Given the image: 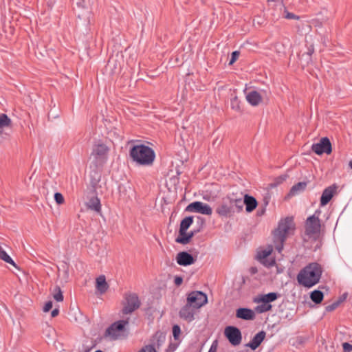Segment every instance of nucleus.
Instances as JSON below:
<instances>
[{"label":"nucleus","mask_w":352,"mask_h":352,"mask_svg":"<svg viewBox=\"0 0 352 352\" xmlns=\"http://www.w3.org/2000/svg\"><path fill=\"white\" fill-rule=\"evenodd\" d=\"M322 272L320 265L311 263L300 271L297 280L300 285L310 288L319 282Z\"/></svg>","instance_id":"obj_1"},{"label":"nucleus","mask_w":352,"mask_h":352,"mask_svg":"<svg viewBox=\"0 0 352 352\" xmlns=\"http://www.w3.org/2000/svg\"><path fill=\"white\" fill-rule=\"evenodd\" d=\"M294 228V223L292 217H287L281 219L278 223L277 228L273 232L274 248L278 252L280 253L282 252L289 231Z\"/></svg>","instance_id":"obj_2"},{"label":"nucleus","mask_w":352,"mask_h":352,"mask_svg":"<svg viewBox=\"0 0 352 352\" xmlns=\"http://www.w3.org/2000/svg\"><path fill=\"white\" fill-rule=\"evenodd\" d=\"M129 155L133 162L140 165H151L155 154L153 148L144 144L134 145L131 148Z\"/></svg>","instance_id":"obj_3"},{"label":"nucleus","mask_w":352,"mask_h":352,"mask_svg":"<svg viewBox=\"0 0 352 352\" xmlns=\"http://www.w3.org/2000/svg\"><path fill=\"white\" fill-rule=\"evenodd\" d=\"M110 148L104 143H97L93 145L90 155L91 164L96 167H102L108 160Z\"/></svg>","instance_id":"obj_4"},{"label":"nucleus","mask_w":352,"mask_h":352,"mask_svg":"<svg viewBox=\"0 0 352 352\" xmlns=\"http://www.w3.org/2000/svg\"><path fill=\"white\" fill-rule=\"evenodd\" d=\"M320 211L316 210L315 213L309 217L305 221V234L309 236L317 235L320 232L321 224L319 219Z\"/></svg>","instance_id":"obj_5"},{"label":"nucleus","mask_w":352,"mask_h":352,"mask_svg":"<svg viewBox=\"0 0 352 352\" xmlns=\"http://www.w3.org/2000/svg\"><path fill=\"white\" fill-rule=\"evenodd\" d=\"M186 302L196 309H198L208 302V297L202 292L193 291L188 294Z\"/></svg>","instance_id":"obj_6"},{"label":"nucleus","mask_w":352,"mask_h":352,"mask_svg":"<svg viewBox=\"0 0 352 352\" xmlns=\"http://www.w3.org/2000/svg\"><path fill=\"white\" fill-rule=\"evenodd\" d=\"M140 306V301L136 294H126L125 302L122 311L124 314H129L138 309Z\"/></svg>","instance_id":"obj_7"},{"label":"nucleus","mask_w":352,"mask_h":352,"mask_svg":"<svg viewBox=\"0 0 352 352\" xmlns=\"http://www.w3.org/2000/svg\"><path fill=\"white\" fill-rule=\"evenodd\" d=\"M224 335L230 343L233 346H237L241 342V332L239 329L236 327H226L224 330Z\"/></svg>","instance_id":"obj_8"},{"label":"nucleus","mask_w":352,"mask_h":352,"mask_svg":"<svg viewBox=\"0 0 352 352\" xmlns=\"http://www.w3.org/2000/svg\"><path fill=\"white\" fill-rule=\"evenodd\" d=\"M186 211L190 212H197L206 215H211L212 208L207 204L201 201H194L187 206Z\"/></svg>","instance_id":"obj_9"},{"label":"nucleus","mask_w":352,"mask_h":352,"mask_svg":"<svg viewBox=\"0 0 352 352\" xmlns=\"http://www.w3.org/2000/svg\"><path fill=\"white\" fill-rule=\"evenodd\" d=\"M311 150L317 155L323 153L329 155L332 151L331 143L328 138H322L318 143L314 144L311 146Z\"/></svg>","instance_id":"obj_10"},{"label":"nucleus","mask_w":352,"mask_h":352,"mask_svg":"<svg viewBox=\"0 0 352 352\" xmlns=\"http://www.w3.org/2000/svg\"><path fill=\"white\" fill-rule=\"evenodd\" d=\"M129 318L126 320H120L113 322L106 330V335L111 336L113 338L116 339L118 336V332L124 330V327L129 324Z\"/></svg>","instance_id":"obj_11"},{"label":"nucleus","mask_w":352,"mask_h":352,"mask_svg":"<svg viewBox=\"0 0 352 352\" xmlns=\"http://www.w3.org/2000/svg\"><path fill=\"white\" fill-rule=\"evenodd\" d=\"M216 212L221 217H231L233 214V210L230 206V201L227 197L223 199L222 203L216 209Z\"/></svg>","instance_id":"obj_12"},{"label":"nucleus","mask_w":352,"mask_h":352,"mask_svg":"<svg viewBox=\"0 0 352 352\" xmlns=\"http://www.w3.org/2000/svg\"><path fill=\"white\" fill-rule=\"evenodd\" d=\"M196 260V256L194 257L192 254L185 251L179 252L176 256L177 264L182 266L194 264Z\"/></svg>","instance_id":"obj_13"},{"label":"nucleus","mask_w":352,"mask_h":352,"mask_svg":"<svg viewBox=\"0 0 352 352\" xmlns=\"http://www.w3.org/2000/svg\"><path fill=\"white\" fill-rule=\"evenodd\" d=\"M197 309L189 305L188 302L180 309L179 312V317L188 322L192 321L195 318L194 315Z\"/></svg>","instance_id":"obj_14"},{"label":"nucleus","mask_w":352,"mask_h":352,"mask_svg":"<svg viewBox=\"0 0 352 352\" xmlns=\"http://www.w3.org/2000/svg\"><path fill=\"white\" fill-rule=\"evenodd\" d=\"M337 186L333 184L326 188L321 195L320 197V206H326L332 199L334 194L336 192Z\"/></svg>","instance_id":"obj_15"},{"label":"nucleus","mask_w":352,"mask_h":352,"mask_svg":"<svg viewBox=\"0 0 352 352\" xmlns=\"http://www.w3.org/2000/svg\"><path fill=\"white\" fill-rule=\"evenodd\" d=\"M266 333L264 331H261L256 333L252 340L245 344L247 347L250 348L252 350H256L264 340Z\"/></svg>","instance_id":"obj_16"},{"label":"nucleus","mask_w":352,"mask_h":352,"mask_svg":"<svg viewBox=\"0 0 352 352\" xmlns=\"http://www.w3.org/2000/svg\"><path fill=\"white\" fill-rule=\"evenodd\" d=\"M236 317L237 318L245 320H254L255 318L254 312L248 308H239L236 311Z\"/></svg>","instance_id":"obj_17"},{"label":"nucleus","mask_w":352,"mask_h":352,"mask_svg":"<svg viewBox=\"0 0 352 352\" xmlns=\"http://www.w3.org/2000/svg\"><path fill=\"white\" fill-rule=\"evenodd\" d=\"M243 198L244 205L245 206V210L248 212H251L254 209H256L258 205V202L254 197L248 195H245Z\"/></svg>","instance_id":"obj_18"},{"label":"nucleus","mask_w":352,"mask_h":352,"mask_svg":"<svg viewBox=\"0 0 352 352\" xmlns=\"http://www.w3.org/2000/svg\"><path fill=\"white\" fill-rule=\"evenodd\" d=\"M247 101L252 106H257L262 100L260 94L256 91H251L246 95Z\"/></svg>","instance_id":"obj_19"},{"label":"nucleus","mask_w":352,"mask_h":352,"mask_svg":"<svg viewBox=\"0 0 352 352\" xmlns=\"http://www.w3.org/2000/svg\"><path fill=\"white\" fill-rule=\"evenodd\" d=\"M86 206L88 209L96 212H100L101 211L100 201L96 196H93L91 197L86 203Z\"/></svg>","instance_id":"obj_20"},{"label":"nucleus","mask_w":352,"mask_h":352,"mask_svg":"<svg viewBox=\"0 0 352 352\" xmlns=\"http://www.w3.org/2000/svg\"><path fill=\"white\" fill-rule=\"evenodd\" d=\"M192 223L193 217L192 216L186 217L183 219L180 223L179 234H184L185 232H186L189 227L192 224Z\"/></svg>","instance_id":"obj_21"},{"label":"nucleus","mask_w":352,"mask_h":352,"mask_svg":"<svg viewBox=\"0 0 352 352\" xmlns=\"http://www.w3.org/2000/svg\"><path fill=\"white\" fill-rule=\"evenodd\" d=\"M307 186V183L305 182H300L294 185L289 190V195L294 196L300 192H303Z\"/></svg>","instance_id":"obj_22"},{"label":"nucleus","mask_w":352,"mask_h":352,"mask_svg":"<svg viewBox=\"0 0 352 352\" xmlns=\"http://www.w3.org/2000/svg\"><path fill=\"white\" fill-rule=\"evenodd\" d=\"M108 287L109 285L104 275H101L96 278V288L101 294H104L108 289Z\"/></svg>","instance_id":"obj_23"},{"label":"nucleus","mask_w":352,"mask_h":352,"mask_svg":"<svg viewBox=\"0 0 352 352\" xmlns=\"http://www.w3.org/2000/svg\"><path fill=\"white\" fill-rule=\"evenodd\" d=\"M278 294L276 292H270L265 295H262L261 298L255 300L257 302H263L269 304L271 302L276 300L278 298Z\"/></svg>","instance_id":"obj_24"},{"label":"nucleus","mask_w":352,"mask_h":352,"mask_svg":"<svg viewBox=\"0 0 352 352\" xmlns=\"http://www.w3.org/2000/svg\"><path fill=\"white\" fill-rule=\"evenodd\" d=\"M165 341V336L162 333L156 332L153 338V343L152 344L155 345V349H160Z\"/></svg>","instance_id":"obj_25"},{"label":"nucleus","mask_w":352,"mask_h":352,"mask_svg":"<svg viewBox=\"0 0 352 352\" xmlns=\"http://www.w3.org/2000/svg\"><path fill=\"white\" fill-rule=\"evenodd\" d=\"M310 298L316 304H320L323 300L324 294L321 291L316 289L311 292Z\"/></svg>","instance_id":"obj_26"},{"label":"nucleus","mask_w":352,"mask_h":352,"mask_svg":"<svg viewBox=\"0 0 352 352\" xmlns=\"http://www.w3.org/2000/svg\"><path fill=\"white\" fill-rule=\"evenodd\" d=\"M314 52V48L313 45H310L306 53H303L300 55V59L301 61H304L305 64L308 65L309 63L311 60V55Z\"/></svg>","instance_id":"obj_27"},{"label":"nucleus","mask_w":352,"mask_h":352,"mask_svg":"<svg viewBox=\"0 0 352 352\" xmlns=\"http://www.w3.org/2000/svg\"><path fill=\"white\" fill-rule=\"evenodd\" d=\"M232 203H234L235 208L234 211L235 212H240L243 210V206H244V199H243L242 197H236L233 195V200Z\"/></svg>","instance_id":"obj_28"},{"label":"nucleus","mask_w":352,"mask_h":352,"mask_svg":"<svg viewBox=\"0 0 352 352\" xmlns=\"http://www.w3.org/2000/svg\"><path fill=\"white\" fill-rule=\"evenodd\" d=\"M0 258L6 263H10L14 267H16L14 261L1 248H0Z\"/></svg>","instance_id":"obj_29"},{"label":"nucleus","mask_w":352,"mask_h":352,"mask_svg":"<svg viewBox=\"0 0 352 352\" xmlns=\"http://www.w3.org/2000/svg\"><path fill=\"white\" fill-rule=\"evenodd\" d=\"M53 298L57 302H62L63 300V295L61 289L59 286L56 285L53 290Z\"/></svg>","instance_id":"obj_30"},{"label":"nucleus","mask_w":352,"mask_h":352,"mask_svg":"<svg viewBox=\"0 0 352 352\" xmlns=\"http://www.w3.org/2000/svg\"><path fill=\"white\" fill-rule=\"evenodd\" d=\"M191 239L188 236V233L185 232L183 234H179L178 237L176 238L175 241L178 243L181 244H187L190 241Z\"/></svg>","instance_id":"obj_31"},{"label":"nucleus","mask_w":352,"mask_h":352,"mask_svg":"<svg viewBox=\"0 0 352 352\" xmlns=\"http://www.w3.org/2000/svg\"><path fill=\"white\" fill-rule=\"evenodd\" d=\"M10 122L11 120L6 114L0 115V128L9 126Z\"/></svg>","instance_id":"obj_32"},{"label":"nucleus","mask_w":352,"mask_h":352,"mask_svg":"<svg viewBox=\"0 0 352 352\" xmlns=\"http://www.w3.org/2000/svg\"><path fill=\"white\" fill-rule=\"evenodd\" d=\"M272 309V305L267 303H263L262 305L256 307L255 310L258 313L266 312Z\"/></svg>","instance_id":"obj_33"},{"label":"nucleus","mask_w":352,"mask_h":352,"mask_svg":"<svg viewBox=\"0 0 352 352\" xmlns=\"http://www.w3.org/2000/svg\"><path fill=\"white\" fill-rule=\"evenodd\" d=\"M231 107L232 109L239 111H241V107H240V101L239 100L237 96H234L231 100Z\"/></svg>","instance_id":"obj_34"},{"label":"nucleus","mask_w":352,"mask_h":352,"mask_svg":"<svg viewBox=\"0 0 352 352\" xmlns=\"http://www.w3.org/2000/svg\"><path fill=\"white\" fill-rule=\"evenodd\" d=\"M341 302H342V300H338L333 302L332 304L327 305L325 307V310L328 312L335 310L339 306V305L340 304Z\"/></svg>","instance_id":"obj_35"},{"label":"nucleus","mask_w":352,"mask_h":352,"mask_svg":"<svg viewBox=\"0 0 352 352\" xmlns=\"http://www.w3.org/2000/svg\"><path fill=\"white\" fill-rule=\"evenodd\" d=\"M138 352H157L155 345L147 344L142 347Z\"/></svg>","instance_id":"obj_36"},{"label":"nucleus","mask_w":352,"mask_h":352,"mask_svg":"<svg viewBox=\"0 0 352 352\" xmlns=\"http://www.w3.org/2000/svg\"><path fill=\"white\" fill-rule=\"evenodd\" d=\"M54 199L58 204H62L64 203V197L60 192H56L54 194Z\"/></svg>","instance_id":"obj_37"},{"label":"nucleus","mask_w":352,"mask_h":352,"mask_svg":"<svg viewBox=\"0 0 352 352\" xmlns=\"http://www.w3.org/2000/svg\"><path fill=\"white\" fill-rule=\"evenodd\" d=\"M180 333H181L180 327L177 324L174 325L173 327V335L175 340H177L179 338Z\"/></svg>","instance_id":"obj_38"},{"label":"nucleus","mask_w":352,"mask_h":352,"mask_svg":"<svg viewBox=\"0 0 352 352\" xmlns=\"http://www.w3.org/2000/svg\"><path fill=\"white\" fill-rule=\"evenodd\" d=\"M240 53L239 51H234L232 53L231 59L230 60L229 65H232L239 58Z\"/></svg>","instance_id":"obj_39"},{"label":"nucleus","mask_w":352,"mask_h":352,"mask_svg":"<svg viewBox=\"0 0 352 352\" xmlns=\"http://www.w3.org/2000/svg\"><path fill=\"white\" fill-rule=\"evenodd\" d=\"M267 2L269 3L271 2L276 3V6L278 7L280 11L282 10V9L285 10V6L283 3L282 0H267Z\"/></svg>","instance_id":"obj_40"},{"label":"nucleus","mask_w":352,"mask_h":352,"mask_svg":"<svg viewBox=\"0 0 352 352\" xmlns=\"http://www.w3.org/2000/svg\"><path fill=\"white\" fill-rule=\"evenodd\" d=\"M272 250H263L261 251V252H259L258 254V257L259 258H267L272 252Z\"/></svg>","instance_id":"obj_41"},{"label":"nucleus","mask_w":352,"mask_h":352,"mask_svg":"<svg viewBox=\"0 0 352 352\" xmlns=\"http://www.w3.org/2000/svg\"><path fill=\"white\" fill-rule=\"evenodd\" d=\"M283 10L284 12L285 13V18H286L287 19H295L299 18L298 16H296L294 14L287 12L285 8V10L284 9H283Z\"/></svg>","instance_id":"obj_42"},{"label":"nucleus","mask_w":352,"mask_h":352,"mask_svg":"<svg viewBox=\"0 0 352 352\" xmlns=\"http://www.w3.org/2000/svg\"><path fill=\"white\" fill-rule=\"evenodd\" d=\"M287 178V175H280V176L278 177L275 179V184L274 185L276 186L278 184H281L282 182L285 181Z\"/></svg>","instance_id":"obj_43"},{"label":"nucleus","mask_w":352,"mask_h":352,"mask_svg":"<svg viewBox=\"0 0 352 352\" xmlns=\"http://www.w3.org/2000/svg\"><path fill=\"white\" fill-rule=\"evenodd\" d=\"M342 348L344 352H351L352 351V344L348 342H344L342 344Z\"/></svg>","instance_id":"obj_44"},{"label":"nucleus","mask_w":352,"mask_h":352,"mask_svg":"<svg viewBox=\"0 0 352 352\" xmlns=\"http://www.w3.org/2000/svg\"><path fill=\"white\" fill-rule=\"evenodd\" d=\"M53 303L52 301L47 302L43 307V311L48 312L52 308Z\"/></svg>","instance_id":"obj_45"},{"label":"nucleus","mask_w":352,"mask_h":352,"mask_svg":"<svg viewBox=\"0 0 352 352\" xmlns=\"http://www.w3.org/2000/svg\"><path fill=\"white\" fill-rule=\"evenodd\" d=\"M177 347V344L170 343V344L168 346V349H166L167 352H173Z\"/></svg>","instance_id":"obj_46"},{"label":"nucleus","mask_w":352,"mask_h":352,"mask_svg":"<svg viewBox=\"0 0 352 352\" xmlns=\"http://www.w3.org/2000/svg\"><path fill=\"white\" fill-rule=\"evenodd\" d=\"M201 230V228H198L197 230H193L188 233V236L192 239L195 234H197L198 232H199Z\"/></svg>","instance_id":"obj_47"},{"label":"nucleus","mask_w":352,"mask_h":352,"mask_svg":"<svg viewBox=\"0 0 352 352\" xmlns=\"http://www.w3.org/2000/svg\"><path fill=\"white\" fill-rule=\"evenodd\" d=\"M227 199H229V200L230 201V206H232V210H233V214H234V213H235V211H234L235 206H234V203H232V200H233V194H232V195H230L227 196Z\"/></svg>","instance_id":"obj_48"},{"label":"nucleus","mask_w":352,"mask_h":352,"mask_svg":"<svg viewBox=\"0 0 352 352\" xmlns=\"http://www.w3.org/2000/svg\"><path fill=\"white\" fill-rule=\"evenodd\" d=\"M183 282V278L180 276H176L174 280V283L176 285H180Z\"/></svg>","instance_id":"obj_49"},{"label":"nucleus","mask_w":352,"mask_h":352,"mask_svg":"<svg viewBox=\"0 0 352 352\" xmlns=\"http://www.w3.org/2000/svg\"><path fill=\"white\" fill-rule=\"evenodd\" d=\"M59 314V310L58 309H54V310H52V313H51V316L52 317L54 318L56 316H57Z\"/></svg>","instance_id":"obj_50"},{"label":"nucleus","mask_w":352,"mask_h":352,"mask_svg":"<svg viewBox=\"0 0 352 352\" xmlns=\"http://www.w3.org/2000/svg\"><path fill=\"white\" fill-rule=\"evenodd\" d=\"M269 201H270V197H264L263 202H264V207L265 208L268 205Z\"/></svg>","instance_id":"obj_51"},{"label":"nucleus","mask_w":352,"mask_h":352,"mask_svg":"<svg viewBox=\"0 0 352 352\" xmlns=\"http://www.w3.org/2000/svg\"><path fill=\"white\" fill-rule=\"evenodd\" d=\"M250 272L251 274H254L257 273L258 270H257V268L256 267H252L250 269Z\"/></svg>","instance_id":"obj_52"},{"label":"nucleus","mask_w":352,"mask_h":352,"mask_svg":"<svg viewBox=\"0 0 352 352\" xmlns=\"http://www.w3.org/2000/svg\"><path fill=\"white\" fill-rule=\"evenodd\" d=\"M63 267L64 268H65V267H66V269H65V270L64 273H65V279H67L68 276H69L67 267L66 266V265H64Z\"/></svg>","instance_id":"obj_53"},{"label":"nucleus","mask_w":352,"mask_h":352,"mask_svg":"<svg viewBox=\"0 0 352 352\" xmlns=\"http://www.w3.org/2000/svg\"><path fill=\"white\" fill-rule=\"evenodd\" d=\"M265 208L263 207V208L261 210H258L257 213H258V215H262L265 213Z\"/></svg>","instance_id":"obj_54"},{"label":"nucleus","mask_w":352,"mask_h":352,"mask_svg":"<svg viewBox=\"0 0 352 352\" xmlns=\"http://www.w3.org/2000/svg\"><path fill=\"white\" fill-rule=\"evenodd\" d=\"M208 352H216V346L212 345Z\"/></svg>","instance_id":"obj_55"},{"label":"nucleus","mask_w":352,"mask_h":352,"mask_svg":"<svg viewBox=\"0 0 352 352\" xmlns=\"http://www.w3.org/2000/svg\"><path fill=\"white\" fill-rule=\"evenodd\" d=\"M346 296H347V294H343V295L340 298V299H339V300H342V302L343 300H344L346 299Z\"/></svg>","instance_id":"obj_56"},{"label":"nucleus","mask_w":352,"mask_h":352,"mask_svg":"<svg viewBox=\"0 0 352 352\" xmlns=\"http://www.w3.org/2000/svg\"><path fill=\"white\" fill-rule=\"evenodd\" d=\"M349 167L352 169V160H351L349 163Z\"/></svg>","instance_id":"obj_57"},{"label":"nucleus","mask_w":352,"mask_h":352,"mask_svg":"<svg viewBox=\"0 0 352 352\" xmlns=\"http://www.w3.org/2000/svg\"><path fill=\"white\" fill-rule=\"evenodd\" d=\"M274 263H275V261H272L269 264V265H270V266H272V265H273Z\"/></svg>","instance_id":"obj_58"},{"label":"nucleus","mask_w":352,"mask_h":352,"mask_svg":"<svg viewBox=\"0 0 352 352\" xmlns=\"http://www.w3.org/2000/svg\"><path fill=\"white\" fill-rule=\"evenodd\" d=\"M200 221H201V226L204 223V221L203 219H201L199 218Z\"/></svg>","instance_id":"obj_59"},{"label":"nucleus","mask_w":352,"mask_h":352,"mask_svg":"<svg viewBox=\"0 0 352 352\" xmlns=\"http://www.w3.org/2000/svg\"><path fill=\"white\" fill-rule=\"evenodd\" d=\"M95 352H103V351H101V350H97V351H95Z\"/></svg>","instance_id":"obj_60"}]
</instances>
